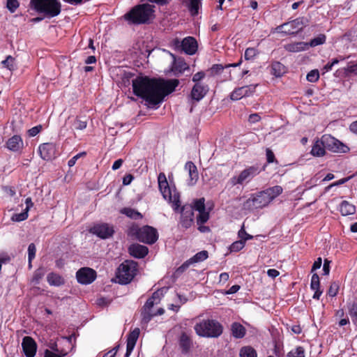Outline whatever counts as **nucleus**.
Wrapping results in <instances>:
<instances>
[{"instance_id": "obj_1", "label": "nucleus", "mask_w": 357, "mask_h": 357, "mask_svg": "<svg viewBox=\"0 0 357 357\" xmlns=\"http://www.w3.org/2000/svg\"><path fill=\"white\" fill-rule=\"evenodd\" d=\"M176 79L165 80L151 79L146 76H138L132 81L135 95L145 100L149 107L160 104L164 98L172 93L178 85Z\"/></svg>"}, {"instance_id": "obj_2", "label": "nucleus", "mask_w": 357, "mask_h": 357, "mask_svg": "<svg viewBox=\"0 0 357 357\" xmlns=\"http://www.w3.org/2000/svg\"><path fill=\"white\" fill-rule=\"evenodd\" d=\"M153 5L142 3L132 8L124 15V18L130 24H142L148 23L154 16Z\"/></svg>"}, {"instance_id": "obj_3", "label": "nucleus", "mask_w": 357, "mask_h": 357, "mask_svg": "<svg viewBox=\"0 0 357 357\" xmlns=\"http://www.w3.org/2000/svg\"><path fill=\"white\" fill-rule=\"evenodd\" d=\"M194 329L200 337H218L222 333V326L213 319H205L197 323Z\"/></svg>"}, {"instance_id": "obj_4", "label": "nucleus", "mask_w": 357, "mask_h": 357, "mask_svg": "<svg viewBox=\"0 0 357 357\" xmlns=\"http://www.w3.org/2000/svg\"><path fill=\"white\" fill-rule=\"evenodd\" d=\"M30 6L36 12L43 13L49 17L57 16L61 10L59 0H31Z\"/></svg>"}, {"instance_id": "obj_5", "label": "nucleus", "mask_w": 357, "mask_h": 357, "mask_svg": "<svg viewBox=\"0 0 357 357\" xmlns=\"http://www.w3.org/2000/svg\"><path fill=\"white\" fill-rule=\"evenodd\" d=\"M158 182L160 191L161 192L164 199L168 200V202L172 204L174 210L177 211L181 206L179 193L176 190H174L172 192L169 188L166 176L163 172L159 174L158 176Z\"/></svg>"}, {"instance_id": "obj_6", "label": "nucleus", "mask_w": 357, "mask_h": 357, "mask_svg": "<svg viewBox=\"0 0 357 357\" xmlns=\"http://www.w3.org/2000/svg\"><path fill=\"white\" fill-rule=\"evenodd\" d=\"M130 234L135 236L140 242L153 244L158 238L157 230L150 226L139 227L137 225H132L130 228Z\"/></svg>"}, {"instance_id": "obj_7", "label": "nucleus", "mask_w": 357, "mask_h": 357, "mask_svg": "<svg viewBox=\"0 0 357 357\" xmlns=\"http://www.w3.org/2000/svg\"><path fill=\"white\" fill-rule=\"evenodd\" d=\"M137 264L134 261L126 260L121 265L116 271V279L121 284L130 283L137 274Z\"/></svg>"}, {"instance_id": "obj_8", "label": "nucleus", "mask_w": 357, "mask_h": 357, "mask_svg": "<svg viewBox=\"0 0 357 357\" xmlns=\"http://www.w3.org/2000/svg\"><path fill=\"white\" fill-rule=\"evenodd\" d=\"M263 190L251 195L243 204V209L252 211L267 206L270 203Z\"/></svg>"}, {"instance_id": "obj_9", "label": "nucleus", "mask_w": 357, "mask_h": 357, "mask_svg": "<svg viewBox=\"0 0 357 357\" xmlns=\"http://www.w3.org/2000/svg\"><path fill=\"white\" fill-rule=\"evenodd\" d=\"M259 173L260 170L257 166H250L241 171L238 176L231 177L229 182L232 186L243 185L250 181Z\"/></svg>"}, {"instance_id": "obj_10", "label": "nucleus", "mask_w": 357, "mask_h": 357, "mask_svg": "<svg viewBox=\"0 0 357 357\" xmlns=\"http://www.w3.org/2000/svg\"><path fill=\"white\" fill-rule=\"evenodd\" d=\"M303 27V20L297 18L291 22L284 23L278 26L274 32L282 33L284 34H295L301 31Z\"/></svg>"}, {"instance_id": "obj_11", "label": "nucleus", "mask_w": 357, "mask_h": 357, "mask_svg": "<svg viewBox=\"0 0 357 357\" xmlns=\"http://www.w3.org/2000/svg\"><path fill=\"white\" fill-rule=\"evenodd\" d=\"M321 139L326 148L333 152H345L347 146L330 135H324Z\"/></svg>"}, {"instance_id": "obj_12", "label": "nucleus", "mask_w": 357, "mask_h": 357, "mask_svg": "<svg viewBox=\"0 0 357 357\" xmlns=\"http://www.w3.org/2000/svg\"><path fill=\"white\" fill-rule=\"evenodd\" d=\"M96 272L89 267L81 268L76 273L77 282L82 284L92 283L96 280Z\"/></svg>"}, {"instance_id": "obj_13", "label": "nucleus", "mask_w": 357, "mask_h": 357, "mask_svg": "<svg viewBox=\"0 0 357 357\" xmlns=\"http://www.w3.org/2000/svg\"><path fill=\"white\" fill-rule=\"evenodd\" d=\"M257 84H251L235 89L230 95L232 100H238L243 97L252 95L256 89Z\"/></svg>"}, {"instance_id": "obj_14", "label": "nucleus", "mask_w": 357, "mask_h": 357, "mask_svg": "<svg viewBox=\"0 0 357 357\" xmlns=\"http://www.w3.org/2000/svg\"><path fill=\"white\" fill-rule=\"evenodd\" d=\"M194 222V211L192 206H183L181 209V215L179 225L186 229L190 227Z\"/></svg>"}, {"instance_id": "obj_15", "label": "nucleus", "mask_w": 357, "mask_h": 357, "mask_svg": "<svg viewBox=\"0 0 357 357\" xmlns=\"http://www.w3.org/2000/svg\"><path fill=\"white\" fill-rule=\"evenodd\" d=\"M22 347L26 357H34L37 351V344L30 336H25L22 339Z\"/></svg>"}, {"instance_id": "obj_16", "label": "nucleus", "mask_w": 357, "mask_h": 357, "mask_svg": "<svg viewBox=\"0 0 357 357\" xmlns=\"http://www.w3.org/2000/svg\"><path fill=\"white\" fill-rule=\"evenodd\" d=\"M208 257V253L206 250H202L201 252H197L195 255H194L190 259L184 262L181 266H179L176 270V273H181L184 272L190 264L203 261L205 259H206Z\"/></svg>"}, {"instance_id": "obj_17", "label": "nucleus", "mask_w": 357, "mask_h": 357, "mask_svg": "<svg viewBox=\"0 0 357 357\" xmlns=\"http://www.w3.org/2000/svg\"><path fill=\"white\" fill-rule=\"evenodd\" d=\"M40 157L45 160H50L56 157V146L52 143H44L39 146Z\"/></svg>"}, {"instance_id": "obj_18", "label": "nucleus", "mask_w": 357, "mask_h": 357, "mask_svg": "<svg viewBox=\"0 0 357 357\" xmlns=\"http://www.w3.org/2000/svg\"><path fill=\"white\" fill-rule=\"evenodd\" d=\"M90 232L93 234H96V236L101 238H107L110 237L113 234L114 229L107 224H100L93 227L90 229Z\"/></svg>"}, {"instance_id": "obj_19", "label": "nucleus", "mask_w": 357, "mask_h": 357, "mask_svg": "<svg viewBox=\"0 0 357 357\" xmlns=\"http://www.w3.org/2000/svg\"><path fill=\"white\" fill-rule=\"evenodd\" d=\"M140 333V330L139 328H135L133 331H132L128 335L127 337V346H126V353L125 354V357H129L131 354L136 342L139 338Z\"/></svg>"}, {"instance_id": "obj_20", "label": "nucleus", "mask_w": 357, "mask_h": 357, "mask_svg": "<svg viewBox=\"0 0 357 357\" xmlns=\"http://www.w3.org/2000/svg\"><path fill=\"white\" fill-rule=\"evenodd\" d=\"M197 50V42L193 37H186L183 40L181 50L189 55L194 54Z\"/></svg>"}, {"instance_id": "obj_21", "label": "nucleus", "mask_w": 357, "mask_h": 357, "mask_svg": "<svg viewBox=\"0 0 357 357\" xmlns=\"http://www.w3.org/2000/svg\"><path fill=\"white\" fill-rule=\"evenodd\" d=\"M167 52L173 59V64H172V70L174 73L175 75H177L178 73L181 74V73H183L185 70L189 69L188 65L184 61L183 59H176V57L174 54H172L168 51H167Z\"/></svg>"}, {"instance_id": "obj_22", "label": "nucleus", "mask_w": 357, "mask_h": 357, "mask_svg": "<svg viewBox=\"0 0 357 357\" xmlns=\"http://www.w3.org/2000/svg\"><path fill=\"white\" fill-rule=\"evenodd\" d=\"M24 144L20 135H14L6 142V147L11 151L17 152L23 149Z\"/></svg>"}, {"instance_id": "obj_23", "label": "nucleus", "mask_w": 357, "mask_h": 357, "mask_svg": "<svg viewBox=\"0 0 357 357\" xmlns=\"http://www.w3.org/2000/svg\"><path fill=\"white\" fill-rule=\"evenodd\" d=\"M207 91V86H204L200 83H196L192 89L190 96L192 99L199 101L205 96Z\"/></svg>"}, {"instance_id": "obj_24", "label": "nucleus", "mask_w": 357, "mask_h": 357, "mask_svg": "<svg viewBox=\"0 0 357 357\" xmlns=\"http://www.w3.org/2000/svg\"><path fill=\"white\" fill-rule=\"evenodd\" d=\"M128 250L130 255L139 259L144 258L149 252V249L146 246L139 244L131 245Z\"/></svg>"}, {"instance_id": "obj_25", "label": "nucleus", "mask_w": 357, "mask_h": 357, "mask_svg": "<svg viewBox=\"0 0 357 357\" xmlns=\"http://www.w3.org/2000/svg\"><path fill=\"white\" fill-rule=\"evenodd\" d=\"M185 168L188 171L190 181L189 185H193L196 183L199 178V174L196 165L191 161L186 162Z\"/></svg>"}, {"instance_id": "obj_26", "label": "nucleus", "mask_w": 357, "mask_h": 357, "mask_svg": "<svg viewBox=\"0 0 357 357\" xmlns=\"http://www.w3.org/2000/svg\"><path fill=\"white\" fill-rule=\"evenodd\" d=\"M185 168L188 171L190 181L189 185H193L196 183L199 178V174L196 165L191 161L186 162Z\"/></svg>"}, {"instance_id": "obj_27", "label": "nucleus", "mask_w": 357, "mask_h": 357, "mask_svg": "<svg viewBox=\"0 0 357 357\" xmlns=\"http://www.w3.org/2000/svg\"><path fill=\"white\" fill-rule=\"evenodd\" d=\"M284 48L289 52H298L307 50L309 45L305 42H296L284 45Z\"/></svg>"}, {"instance_id": "obj_28", "label": "nucleus", "mask_w": 357, "mask_h": 357, "mask_svg": "<svg viewBox=\"0 0 357 357\" xmlns=\"http://www.w3.org/2000/svg\"><path fill=\"white\" fill-rule=\"evenodd\" d=\"M283 189L280 185H275L263 190L267 199L271 203L275 198L282 193Z\"/></svg>"}, {"instance_id": "obj_29", "label": "nucleus", "mask_w": 357, "mask_h": 357, "mask_svg": "<svg viewBox=\"0 0 357 357\" xmlns=\"http://www.w3.org/2000/svg\"><path fill=\"white\" fill-rule=\"evenodd\" d=\"M310 287L312 290L315 291L313 298L319 300L321 295L322 294V291L320 290V281L319 277L317 273H314L311 278Z\"/></svg>"}, {"instance_id": "obj_30", "label": "nucleus", "mask_w": 357, "mask_h": 357, "mask_svg": "<svg viewBox=\"0 0 357 357\" xmlns=\"http://www.w3.org/2000/svg\"><path fill=\"white\" fill-rule=\"evenodd\" d=\"M242 63V60H240L238 63H229L226 66H222V64H214L208 70V72L210 73L211 76H214L218 75L222 73V71L225 68L229 67H237L239 66Z\"/></svg>"}, {"instance_id": "obj_31", "label": "nucleus", "mask_w": 357, "mask_h": 357, "mask_svg": "<svg viewBox=\"0 0 357 357\" xmlns=\"http://www.w3.org/2000/svg\"><path fill=\"white\" fill-rule=\"evenodd\" d=\"M179 345L181 348L182 353L187 354L192 346L191 337L185 333H183L179 339Z\"/></svg>"}, {"instance_id": "obj_32", "label": "nucleus", "mask_w": 357, "mask_h": 357, "mask_svg": "<svg viewBox=\"0 0 357 357\" xmlns=\"http://www.w3.org/2000/svg\"><path fill=\"white\" fill-rule=\"evenodd\" d=\"M310 153L315 157H322L326 154V148L321 139L314 142Z\"/></svg>"}, {"instance_id": "obj_33", "label": "nucleus", "mask_w": 357, "mask_h": 357, "mask_svg": "<svg viewBox=\"0 0 357 357\" xmlns=\"http://www.w3.org/2000/svg\"><path fill=\"white\" fill-rule=\"evenodd\" d=\"M231 331L232 335L236 338L243 337L246 333L245 327L237 322H234L231 324Z\"/></svg>"}, {"instance_id": "obj_34", "label": "nucleus", "mask_w": 357, "mask_h": 357, "mask_svg": "<svg viewBox=\"0 0 357 357\" xmlns=\"http://www.w3.org/2000/svg\"><path fill=\"white\" fill-rule=\"evenodd\" d=\"M48 283L52 286H61L64 284V279L59 274L50 273L47 276Z\"/></svg>"}, {"instance_id": "obj_35", "label": "nucleus", "mask_w": 357, "mask_h": 357, "mask_svg": "<svg viewBox=\"0 0 357 357\" xmlns=\"http://www.w3.org/2000/svg\"><path fill=\"white\" fill-rule=\"evenodd\" d=\"M340 211L342 215H348L354 214L356 212L354 205L350 204L347 201H343L340 206Z\"/></svg>"}, {"instance_id": "obj_36", "label": "nucleus", "mask_w": 357, "mask_h": 357, "mask_svg": "<svg viewBox=\"0 0 357 357\" xmlns=\"http://www.w3.org/2000/svg\"><path fill=\"white\" fill-rule=\"evenodd\" d=\"M285 73V67L278 61H274L271 64V74L278 77Z\"/></svg>"}, {"instance_id": "obj_37", "label": "nucleus", "mask_w": 357, "mask_h": 357, "mask_svg": "<svg viewBox=\"0 0 357 357\" xmlns=\"http://www.w3.org/2000/svg\"><path fill=\"white\" fill-rule=\"evenodd\" d=\"M120 212L134 220L142 219L143 218V215L139 211L132 208H123Z\"/></svg>"}, {"instance_id": "obj_38", "label": "nucleus", "mask_w": 357, "mask_h": 357, "mask_svg": "<svg viewBox=\"0 0 357 357\" xmlns=\"http://www.w3.org/2000/svg\"><path fill=\"white\" fill-rule=\"evenodd\" d=\"M201 0H188L187 7L192 16H195L199 13V5Z\"/></svg>"}, {"instance_id": "obj_39", "label": "nucleus", "mask_w": 357, "mask_h": 357, "mask_svg": "<svg viewBox=\"0 0 357 357\" xmlns=\"http://www.w3.org/2000/svg\"><path fill=\"white\" fill-rule=\"evenodd\" d=\"M348 312L354 324L357 326V303L354 302L348 304Z\"/></svg>"}, {"instance_id": "obj_40", "label": "nucleus", "mask_w": 357, "mask_h": 357, "mask_svg": "<svg viewBox=\"0 0 357 357\" xmlns=\"http://www.w3.org/2000/svg\"><path fill=\"white\" fill-rule=\"evenodd\" d=\"M45 273L46 271L44 267H39L34 271L31 282L35 284H39L40 280L43 278Z\"/></svg>"}, {"instance_id": "obj_41", "label": "nucleus", "mask_w": 357, "mask_h": 357, "mask_svg": "<svg viewBox=\"0 0 357 357\" xmlns=\"http://www.w3.org/2000/svg\"><path fill=\"white\" fill-rule=\"evenodd\" d=\"M240 357H257V352L255 349L248 346L243 347L240 350Z\"/></svg>"}, {"instance_id": "obj_42", "label": "nucleus", "mask_w": 357, "mask_h": 357, "mask_svg": "<svg viewBox=\"0 0 357 357\" xmlns=\"http://www.w3.org/2000/svg\"><path fill=\"white\" fill-rule=\"evenodd\" d=\"M326 42V36L324 34H320L317 37L312 39L310 42L307 45L310 47H316L319 45H322Z\"/></svg>"}, {"instance_id": "obj_43", "label": "nucleus", "mask_w": 357, "mask_h": 357, "mask_svg": "<svg viewBox=\"0 0 357 357\" xmlns=\"http://www.w3.org/2000/svg\"><path fill=\"white\" fill-rule=\"evenodd\" d=\"M209 219V213L206 210L199 212V215L197 216V223L199 225L204 224Z\"/></svg>"}, {"instance_id": "obj_44", "label": "nucleus", "mask_w": 357, "mask_h": 357, "mask_svg": "<svg viewBox=\"0 0 357 357\" xmlns=\"http://www.w3.org/2000/svg\"><path fill=\"white\" fill-rule=\"evenodd\" d=\"M36 252V245H34V243L29 244V247H28V259H29V268H31L32 266L31 261L35 258Z\"/></svg>"}, {"instance_id": "obj_45", "label": "nucleus", "mask_w": 357, "mask_h": 357, "mask_svg": "<svg viewBox=\"0 0 357 357\" xmlns=\"http://www.w3.org/2000/svg\"><path fill=\"white\" fill-rule=\"evenodd\" d=\"M154 316H156V314L152 313L151 310L142 309V323L148 324Z\"/></svg>"}, {"instance_id": "obj_46", "label": "nucleus", "mask_w": 357, "mask_h": 357, "mask_svg": "<svg viewBox=\"0 0 357 357\" xmlns=\"http://www.w3.org/2000/svg\"><path fill=\"white\" fill-rule=\"evenodd\" d=\"M288 357H305V350L302 347H298L287 354Z\"/></svg>"}, {"instance_id": "obj_47", "label": "nucleus", "mask_w": 357, "mask_h": 357, "mask_svg": "<svg viewBox=\"0 0 357 357\" xmlns=\"http://www.w3.org/2000/svg\"><path fill=\"white\" fill-rule=\"evenodd\" d=\"M204 202H205L204 198H200L199 199H196L194 202V206L192 208H193V210L195 209V210L197 211L198 212L204 211V210H206V206H205Z\"/></svg>"}, {"instance_id": "obj_48", "label": "nucleus", "mask_w": 357, "mask_h": 357, "mask_svg": "<svg viewBox=\"0 0 357 357\" xmlns=\"http://www.w3.org/2000/svg\"><path fill=\"white\" fill-rule=\"evenodd\" d=\"M19 6L18 0H6V8L10 13H15Z\"/></svg>"}, {"instance_id": "obj_49", "label": "nucleus", "mask_w": 357, "mask_h": 357, "mask_svg": "<svg viewBox=\"0 0 357 357\" xmlns=\"http://www.w3.org/2000/svg\"><path fill=\"white\" fill-rule=\"evenodd\" d=\"M158 298V293L154 292L151 298H149L145 303L143 309L151 310L154 305V300Z\"/></svg>"}, {"instance_id": "obj_50", "label": "nucleus", "mask_w": 357, "mask_h": 357, "mask_svg": "<svg viewBox=\"0 0 357 357\" xmlns=\"http://www.w3.org/2000/svg\"><path fill=\"white\" fill-rule=\"evenodd\" d=\"M245 246L244 241L241 239L234 242L229 247L231 252H238L242 250Z\"/></svg>"}, {"instance_id": "obj_51", "label": "nucleus", "mask_w": 357, "mask_h": 357, "mask_svg": "<svg viewBox=\"0 0 357 357\" xmlns=\"http://www.w3.org/2000/svg\"><path fill=\"white\" fill-rule=\"evenodd\" d=\"M87 125L86 121H83L79 118H76L73 122V126L75 130H84Z\"/></svg>"}, {"instance_id": "obj_52", "label": "nucleus", "mask_w": 357, "mask_h": 357, "mask_svg": "<svg viewBox=\"0 0 357 357\" xmlns=\"http://www.w3.org/2000/svg\"><path fill=\"white\" fill-rule=\"evenodd\" d=\"M28 218V212L24 211L20 213H15L12 215L11 220L14 222H21L25 220Z\"/></svg>"}, {"instance_id": "obj_53", "label": "nucleus", "mask_w": 357, "mask_h": 357, "mask_svg": "<svg viewBox=\"0 0 357 357\" xmlns=\"http://www.w3.org/2000/svg\"><path fill=\"white\" fill-rule=\"evenodd\" d=\"M14 61L15 59L12 56H8L6 59L1 62V63L4 67L7 68L8 70H13L15 68Z\"/></svg>"}, {"instance_id": "obj_54", "label": "nucleus", "mask_w": 357, "mask_h": 357, "mask_svg": "<svg viewBox=\"0 0 357 357\" xmlns=\"http://www.w3.org/2000/svg\"><path fill=\"white\" fill-rule=\"evenodd\" d=\"M307 81L310 82H316L319 78V73L318 70H312L310 71L306 77Z\"/></svg>"}, {"instance_id": "obj_55", "label": "nucleus", "mask_w": 357, "mask_h": 357, "mask_svg": "<svg viewBox=\"0 0 357 357\" xmlns=\"http://www.w3.org/2000/svg\"><path fill=\"white\" fill-rule=\"evenodd\" d=\"M338 290H339V284L336 282H333L331 284V285L329 287V289L328 291V294L331 297H334L337 294Z\"/></svg>"}, {"instance_id": "obj_56", "label": "nucleus", "mask_w": 357, "mask_h": 357, "mask_svg": "<svg viewBox=\"0 0 357 357\" xmlns=\"http://www.w3.org/2000/svg\"><path fill=\"white\" fill-rule=\"evenodd\" d=\"M266 156L268 163H278V160L275 159L274 153L272 151L271 149L267 148L266 149Z\"/></svg>"}, {"instance_id": "obj_57", "label": "nucleus", "mask_w": 357, "mask_h": 357, "mask_svg": "<svg viewBox=\"0 0 357 357\" xmlns=\"http://www.w3.org/2000/svg\"><path fill=\"white\" fill-rule=\"evenodd\" d=\"M257 53V51L255 48L249 47L247 48L245 51V59L246 60H250L253 59Z\"/></svg>"}, {"instance_id": "obj_58", "label": "nucleus", "mask_w": 357, "mask_h": 357, "mask_svg": "<svg viewBox=\"0 0 357 357\" xmlns=\"http://www.w3.org/2000/svg\"><path fill=\"white\" fill-rule=\"evenodd\" d=\"M238 237L242 240V241H244V243L245 242V241L247 240H249V239H252L253 238L252 236L248 234L245 229H244V227L243 226L242 228L239 230L238 233Z\"/></svg>"}, {"instance_id": "obj_59", "label": "nucleus", "mask_w": 357, "mask_h": 357, "mask_svg": "<svg viewBox=\"0 0 357 357\" xmlns=\"http://www.w3.org/2000/svg\"><path fill=\"white\" fill-rule=\"evenodd\" d=\"M67 354L66 352L61 351L59 354H55L48 349H46L44 353V357H64Z\"/></svg>"}, {"instance_id": "obj_60", "label": "nucleus", "mask_w": 357, "mask_h": 357, "mask_svg": "<svg viewBox=\"0 0 357 357\" xmlns=\"http://www.w3.org/2000/svg\"><path fill=\"white\" fill-rule=\"evenodd\" d=\"M344 72L347 74L354 73L357 75V63L349 64L344 68Z\"/></svg>"}, {"instance_id": "obj_61", "label": "nucleus", "mask_w": 357, "mask_h": 357, "mask_svg": "<svg viewBox=\"0 0 357 357\" xmlns=\"http://www.w3.org/2000/svg\"><path fill=\"white\" fill-rule=\"evenodd\" d=\"M42 130V126L39 125L35 127H33L32 128L29 129L28 130L29 135L30 137H34L36 135H38Z\"/></svg>"}, {"instance_id": "obj_62", "label": "nucleus", "mask_w": 357, "mask_h": 357, "mask_svg": "<svg viewBox=\"0 0 357 357\" xmlns=\"http://www.w3.org/2000/svg\"><path fill=\"white\" fill-rule=\"evenodd\" d=\"M86 155V153L85 152H82V153H79L78 154H77L76 155H75L74 157H73L70 160H69L68 162V165L70 167L74 166L77 162V160L82 155Z\"/></svg>"}, {"instance_id": "obj_63", "label": "nucleus", "mask_w": 357, "mask_h": 357, "mask_svg": "<svg viewBox=\"0 0 357 357\" xmlns=\"http://www.w3.org/2000/svg\"><path fill=\"white\" fill-rule=\"evenodd\" d=\"M172 46L177 50L182 49L183 40L180 41L178 38L174 39L171 43Z\"/></svg>"}, {"instance_id": "obj_64", "label": "nucleus", "mask_w": 357, "mask_h": 357, "mask_svg": "<svg viewBox=\"0 0 357 357\" xmlns=\"http://www.w3.org/2000/svg\"><path fill=\"white\" fill-rule=\"evenodd\" d=\"M261 120L260 116L257 113L252 114L249 116L248 121L250 123H255Z\"/></svg>"}]
</instances>
